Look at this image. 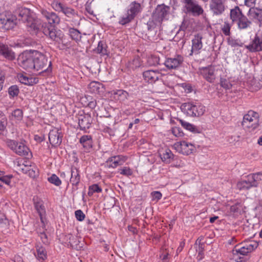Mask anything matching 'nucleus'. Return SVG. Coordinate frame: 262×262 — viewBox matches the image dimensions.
<instances>
[{
  "label": "nucleus",
  "instance_id": "nucleus-39",
  "mask_svg": "<svg viewBox=\"0 0 262 262\" xmlns=\"http://www.w3.org/2000/svg\"><path fill=\"white\" fill-rule=\"evenodd\" d=\"M180 123L181 124L182 126L185 129L193 133H200V129L196 127L195 126L185 121H183L181 119L178 120Z\"/></svg>",
  "mask_w": 262,
  "mask_h": 262
},
{
  "label": "nucleus",
  "instance_id": "nucleus-41",
  "mask_svg": "<svg viewBox=\"0 0 262 262\" xmlns=\"http://www.w3.org/2000/svg\"><path fill=\"white\" fill-rule=\"evenodd\" d=\"M141 66L140 59L138 56L135 57L131 60L129 61L127 64V67L134 70Z\"/></svg>",
  "mask_w": 262,
  "mask_h": 262
},
{
  "label": "nucleus",
  "instance_id": "nucleus-33",
  "mask_svg": "<svg viewBox=\"0 0 262 262\" xmlns=\"http://www.w3.org/2000/svg\"><path fill=\"white\" fill-rule=\"evenodd\" d=\"M89 89L91 93L100 94L103 92V85L100 82L92 81L89 84Z\"/></svg>",
  "mask_w": 262,
  "mask_h": 262
},
{
  "label": "nucleus",
  "instance_id": "nucleus-9",
  "mask_svg": "<svg viewBox=\"0 0 262 262\" xmlns=\"http://www.w3.org/2000/svg\"><path fill=\"white\" fill-rule=\"evenodd\" d=\"M43 34L48 36L51 40L60 43L63 37V33L60 30H56L52 25H42Z\"/></svg>",
  "mask_w": 262,
  "mask_h": 262
},
{
  "label": "nucleus",
  "instance_id": "nucleus-60",
  "mask_svg": "<svg viewBox=\"0 0 262 262\" xmlns=\"http://www.w3.org/2000/svg\"><path fill=\"white\" fill-rule=\"evenodd\" d=\"M27 169H26L24 172L28 174V176L32 178H35L36 177L38 176V171L34 170L30 167H27Z\"/></svg>",
  "mask_w": 262,
  "mask_h": 262
},
{
  "label": "nucleus",
  "instance_id": "nucleus-2",
  "mask_svg": "<svg viewBox=\"0 0 262 262\" xmlns=\"http://www.w3.org/2000/svg\"><path fill=\"white\" fill-rule=\"evenodd\" d=\"M258 246V244L255 242L249 243L245 246L236 245L232 250L233 258L237 262H244L247 258L249 253H251Z\"/></svg>",
  "mask_w": 262,
  "mask_h": 262
},
{
  "label": "nucleus",
  "instance_id": "nucleus-4",
  "mask_svg": "<svg viewBox=\"0 0 262 262\" xmlns=\"http://www.w3.org/2000/svg\"><path fill=\"white\" fill-rule=\"evenodd\" d=\"M259 116L258 114L250 110L244 116L242 125L245 128L254 130L259 126Z\"/></svg>",
  "mask_w": 262,
  "mask_h": 262
},
{
  "label": "nucleus",
  "instance_id": "nucleus-11",
  "mask_svg": "<svg viewBox=\"0 0 262 262\" xmlns=\"http://www.w3.org/2000/svg\"><path fill=\"white\" fill-rule=\"evenodd\" d=\"M226 0H210L209 8L214 15H222L226 9Z\"/></svg>",
  "mask_w": 262,
  "mask_h": 262
},
{
  "label": "nucleus",
  "instance_id": "nucleus-46",
  "mask_svg": "<svg viewBox=\"0 0 262 262\" xmlns=\"http://www.w3.org/2000/svg\"><path fill=\"white\" fill-rule=\"evenodd\" d=\"M13 178V176L11 174L9 175H3L2 176H0V183L2 184V183L5 184L10 187H12L11 185V180Z\"/></svg>",
  "mask_w": 262,
  "mask_h": 262
},
{
  "label": "nucleus",
  "instance_id": "nucleus-15",
  "mask_svg": "<svg viewBox=\"0 0 262 262\" xmlns=\"http://www.w3.org/2000/svg\"><path fill=\"white\" fill-rule=\"evenodd\" d=\"M93 121V118L89 114L83 113L78 116V124L81 130L89 129Z\"/></svg>",
  "mask_w": 262,
  "mask_h": 262
},
{
  "label": "nucleus",
  "instance_id": "nucleus-22",
  "mask_svg": "<svg viewBox=\"0 0 262 262\" xmlns=\"http://www.w3.org/2000/svg\"><path fill=\"white\" fill-rule=\"evenodd\" d=\"M126 160V157L121 155L111 157L106 161V165L108 168H114L122 165Z\"/></svg>",
  "mask_w": 262,
  "mask_h": 262
},
{
  "label": "nucleus",
  "instance_id": "nucleus-43",
  "mask_svg": "<svg viewBox=\"0 0 262 262\" xmlns=\"http://www.w3.org/2000/svg\"><path fill=\"white\" fill-rule=\"evenodd\" d=\"M135 18L132 15L129 14L127 11L122 16L120 17L119 20V24L121 25H125L131 22Z\"/></svg>",
  "mask_w": 262,
  "mask_h": 262
},
{
  "label": "nucleus",
  "instance_id": "nucleus-28",
  "mask_svg": "<svg viewBox=\"0 0 262 262\" xmlns=\"http://www.w3.org/2000/svg\"><path fill=\"white\" fill-rule=\"evenodd\" d=\"M244 15L242 10L238 6H235L230 10V16L233 23H236Z\"/></svg>",
  "mask_w": 262,
  "mask_h": 262
},
{
  "label": "nucleus",
  "instance_id": "nucleus-37",
  "mask_svg": "<svg viewBox=\"0 0 262 262\" xmlns=\"http://www.w3.org/2000/svg\"><path fill=\"white\" fill-rule=\"evenodd\" d=\"M68 34L71 38L76 42L79 41L81 38L80 32L77 29L70 28L68 30Z\"/></svg>",
  "mask_w": 262,
  "mask_h": 262
},
{
  "label": "nucleus",
  "instance_id": "nucleus-35",
  "mask_svg": "<svg viewBox=\"0 0 262 262\" xmlns=\"http://www.w3.org/2000/svg\"><path fill=\"white\" fill-rule=\"evenodd\" d=\"M64 239L65 242L69 243L72 248H78L77 246L79 241L77 236H75L72 234H68L65 235Z\"/></svg>",
  "mask_w": 262,
  "mask_h": 262
},
{
  "label": "nucleus",
  "instance_id": "nucleus-17",
  "mask_svg": "<svg viewBox=\"0 0 262 262\" xmlns=\"http://www.w3.org/2000/svg\"><path fill=\"white\" fill-rule=\"evenodd\" d=\"M62 134L59 129H52L49 134V140L53 147L59 146L62 142Z\"/></svg>",
  "mask_w": 262,
  "mask_h": 262
},
{
  "label": "nucleus",
  "instance_id": "nucleus-53",
  "mask_svg": "<svg viewBox=\"0 0 262 262\" xmlns=\"http://www.w3.org/2000/svg\"><path fill=\"white\" fill-rule=\"evenodd\" d=\"M220 85L226 90L230 89L232 86L229 80L223 78H221L220 79Z\"/></svg>",
  "mask_w": 262,
  "mask_h": 262
},
{
  "label": "nucleus",
  "instance_id": "nucleus-54",
  "mask_svg": "<svg viewBox=\"0 0 262 262\" xmlns=\"http://www.w3.org/2000/svg\"><path fill=\"white\" fill-rule=\"evenodd\" d=\"M18 79L21 83L26 85H31L32 83V78H29L22 74L18 76Z\"/></svg>",
  "mask_w": 262,
  "mask_h": 262
},
{
  "label": "nucleus",
  "instance_id": "nucleus-59",
  "mask_svg": "<svg viewBox=\"0 0 262 262\" xmlns=\"http://www.w3.org/2000/svg\"><path fill=\"white\" fill-rule=\"evenodd\" d=\"M119 172L121 174L125 176H131L133 173V171L132 169L128 167H124L123 168H120L118 169Z\"/></svg>",
  "mask_w": 262,
  "mask_h": 262
},
{
  "label": "nucleus",
  "instance_id": "nucleus-23",
  "mask_svg": "<svg viewBox=\"0 0 262 262\" xmlns=\"http://www.w3.org/2000/svg\"><path fill=\"white\" fill-rule=\"evenodd\" d=\"M79 142L83 146L85 152H90L93 147V140L91 136L83 135L79 140Z\"/></svg>",
  "mask_w": 262,
  "mask_h": 262
},
{
  "label": "nucleus",
  "instance_id": "nucleus-25",
  "mask_svg": "<svg viewBox=\"0 0 262 262\" xmlns=\"http://www.w3.org/2000/svg\"><path fill=\"white\" fill-rule=\"evenodd\" d=\"M0 54L9 59L13 60L15 58V55L12 50L8 46L0 42Z\"/></svg>",
  "mask_w": 262,
  "mask_h": 262
},
{
  "label": "nucleus",
  "instance_id": "nucleus-36",
  "mask_svg": "<svg viewBox=\"0 0 262 262\" xmlns=\"http://www.w3.org/2000/svg\"><path fill=\"white\" fill-rule=\"evenodd\" d=\"M238 28L239 29H246L250 28L252 25V22L244 15L236 23Z\"/></svg>",
  "mask_w": 262,
  "mask_h": 262
},
{
  "label": "nucleus",
  "instance_id": "nucleus-18",
  "mask_svg": "<svg viewBox=\"0 0 262 262\" xmlns=\"http://www.w3.org/2000/svg\"><path fill=\"white\" fill-rule=\"evenodd\" d=\"M194 20L193 18H189L187 16L184 17L183 21L180 26V29L176 35V37L181 34V38L184 36L185 31L186 30L190 31L193 27Z\"/></svg>",
  "mask_w": 262,
  "mask_h": 262
},
{
  "label": "nucleus",
  "instance_id": "nucleus-48",
  "mask_svg": "<svg viewBox=\"0 0 262 262\" xmlns=\"http://www.w3.org/2000/svg\"><path fill=\"white\" fill-rule=\"evenodd\" d=\"M261 12L262 11H261L260 10L253 7L250 8L248 15L249 17H251L255 19H257L258 16L259 15Z\"/></svg>",
  "mask_w": 262,
  "mask_h": 262
},
{
  "label": "nucleus",
  "instance_id": "nucleus-52",
  "mask_svg": "<svg viewBox=\"0 0 262 262\" xmlns=\"http://www.w3.org/2000/svg\"><path fill=\"white\" fill-rule=\"evenodd\" d=\"M48 181L57 186H59L61 184V181L59 178L55 174H53L49 178Z\"/></svg>",
  "mask_w": 262,
  "mask_h": 262
},
{
  "label": "nucleus",
  "instance_id": "nucleus-49",
  "mask_svg": "<svg viewBox=\"0 0 262 262\" xmlns=\"http://www.w3.org/2000/svg\"><path fill=\"white\" fill-rule=\"evenodd\" d=\"M102 191V189L97 184H94L89 187L88 195L92 196L94 192L99 193Z\"/></svg>",
  "mask_w": 262,
  "mask_h": 262
},
{
  "label": "nucleus",
  "instance_id": "nucleus-3",
  "mask_svg": "<svg viewBox=\"0 0 262 262\" xmlns=\"http://www.w3.org/2000/svg\"><path fill=\"white\" fill-rule=\"evenodd\" d=\"M34 71L41 70L42 72H50L52 71L51 61H48L47 57L41 53L34 51Z\"/></svg>",
  "mask_w": 262,
  "mask_h": 262
},
{
  "label": "nucleus",
  "instance_id": "nucleus-12",
  "mask_svg": "<svg viewBox=\"0 0 262 262\" xmlns=\"http://www.w3.org/2000/svg\"><path fill=\"white\" fill-rule=\"evenodd\" d=\"M169 7L164 5H158L153 12L151 16L155 20L162 24L163 20L168 14Z\"/></svg>",
  "mask_w": 262,
  "mask_h": 262
},
{
  "label": "nucleus",
  "instance_id": "nucleus-51",
  "mask_svg": "<svg viewBox=\"0 0 262 262\" xmlns=\"http://www.w3.org/2000/svg\"><path fill=\"white\" fill-rule=\"evenodd\" d=\"M7 124V119L5 116L0 111V130H4Z\"/></svg>",
  "mask_w": 262,
  "mask_h": 262
},
{
  "label": "nucleus",
  "instance_id": "nucleus-29",
  "mask_svg": "<svg viewBox=\"0 0 262 262\" xmlns=\"http://www.w3.org/2000/svg\"><path fill=\"white\" fill-rule=\"evenodd\" d=\"M236 186L237 188L239 190H248L252 187H254L249 175L247 176L246 180H242L237 182Z\"/></svg>",
  "mask_w": 262,
  "mask_h": 262
},
{
  "label": "nucleus",
  "instance_id": "nucleus-34",
  "mask_svg": "<svg viewBox=\"0 0 262 262\" xmlns=\"http://www.w3.org/2000/svg\"><path fill=\"white\" fill-rule=\"evenodd\" d=\"M35 247L36 250L35 256L36 258L39 260H45L47 258V251L45 248L39 244L36 245Z\"/></svg>",
  "mask_w": 262,
  "mask_h": 262
},
{
  "label": "nucleus",
  "instance_id": "nucleus-26",
  "mask_svg": "<svg viewBox=\"0 0 262 262\" xmlns=\"http://www.w3.org/2000/svg\"><path fill=\"white\" fill-rule=\"evenodd\" d=\"M71 173L70 182L73 186L77 187L80 181V171L77 168L73 166L71 169Z\"/></svg>",
  "mask_w": 262,
  "mask_h": 262
},
{
  "label": "nucleus",
  "instance_id": "nucleus-1",
  "mask_svg": "<svg viewBox=\"0 0 262 262\" xmlns=\"http://www.w3.org/2000/svg\"><path fill=\"white\" fill-rule=\"evenodd\" d=\"M53 8L56 11L61 12L67 17V20L71 21L75 25L78 24L80 16L76 9L57 1H54L52 3Z\"/></svg>",
  "mask_w": 262,
  "mask_h": 262
},
{
  "label": "nucleus",
  "instance_id": "nucleus-42",
  "mask_svg": "<svg viewBox=\"0 0 262 262\" xmlns=\"http://www.w3.org/2000/svg\"><path fill=\"white\" fill-rule=\"evenodd\" d=\"M182 150H185V152L187 155L192 153L193 146L191 144H189L185 141H180L178 143Z\"/></svg>",
  "mask_w": 262,
  "mask_h": 262
},
{
  "label": "nucleus",
  "instance_id": "nucleus-27",
  "mask_svg": "<svg viewBox=\"0 0 262 262\" xmlns=\"http://www.w3.org/2000/svg\"><path fill=\"white\" fill-rule=\"evenodd\" d=\"M202 36L200 34H197L194 36V38L192 40L191 52L198 53L199 51L202 49L203 44L202 42Z\"/></svg>",
  "mask_w": 262,
  "mask_h": 262
},
{
  "label": "nucleus",
  "instance_id": "nucleus-62",
  "mask_svg": "<svg viewBox=\"0 0 262 262\" xmlns=\"http://www.w3.org/2000/svg\"><path fill=\"white\" fill-rule=\"evenodd\" d=\"M76 219L79 221H82L85 218V214L81 210H77L75 212Z\"/></svg>",
  "mask_w": 262,
  "mask_h": 262
},
{
  "label": "nucleus",
  "instance_id": "nucleus-56",
  "mask_svg": "<svg viewBox=\"0 0 262 262\" xmlns=\"http://www.w3.org/2000/svg\"><path fill=\"white\" fill-rule=\"evenodd\" d=\"M231 25L228 22H225L222 28V31L224 34L226 36L230 35Z\"/></svg>",
  "mask_w": 262,
  "mask_h": 262
},
{
  "label": "nucleus",
  "instance_id": "nucleus-58",
  "mask_svg": "<svg viewBox=\"0 0 262 262\" xmlns=\"http://www.w3.org/2000/svg\"><path fill=\"white\" fill-rule=\"evenodd\" d=\"M256 0H237L236 4L239 5H245L248 7L252 6L255 3Z\"/></svg>",
  "mask_w": 262,
  "mask_h": 262
},
{
  "label": "nucleus",
  "instance_id": "nucleus-45",
  "mask_svg": "<svg viewBox=\"0 0 262 262\" xmlns=\"http://www.w3.org/2000/svg\"><path fill=\"white\" fill-rule=\"evenodd\" d=\"M146 25L148 31L154 30L157 26L161 25L159 23L157 22L155 19L151 16L149 20L147 22Z\"/></svg>",
  "mask_w": 262,
  "mask_h": 262
},
{
  "label": "nucleus",
  "instance_id": "nucleus-32",
  "mask_svg": "<svg viewBox=\"0 0 262 262\" xmlns=\"http://www.w3.org/2000/svg\"><path fill=\"white\" fill-rule=\"evenodd\" d=\"M14 152L21 156H28L30 152L29 149L23 143H18Z\"/></svg>",
  "mask_w": 262,
  "mask_h": 262
},
{
  "label": "nucleus",
  "instance_id": "nucleus-21",
  "mask_svg": "<svg viewBox=\"0 0 262 262\" xmlns=\"http://www.w3.org/2000/svg\"><path fill=\"white\" fill-rule=\"evenodd\" d=\"M26 23L27 31L32 35H37L40 28L39 21L35 19L33 16L32 19H29Z\"/></svg>",
  "mask_w": 262,
  "mask_h": 262
},
{
  "label": "nucleus",
  "instance_id": "nucleus-55",
  "mask_svg": "<svg viewBox=\"0 0 262 262\" xmlns=\"http://www.w3.org/2000/svg\"><path fill=\"white\" fill-rule=\"evenodd\" d=\"M86 99L88 100L86 105L91 108H94L96 106V101L91 96L85 97L82 98V100Z\"/></svg>",
  "mask_w": 262,
  "mask_h": 262
},
{
  "label": "nucleus",
  "instance_id": "nucleus-13",
  "mask_svg": "<svg viewBox=\"0 0 262 262\" xmlns=\"http://www.w3.org/2000/svg\"><path fill=\"white\" fill-rule=\"evenodd\" d=\"M13 14L16 16L17 23L18 21L27 23L34 15L29 9L25 7L18 8L14 12Z\"/></svg>",
  "mask_w": 262,
  "mask_h": 262
},
{
  "label": "nucleus",
  "instance_id": "nucleus-44",
  "mask_svg": "<svg viewBox=\"0 0 262 262\" xmlns=\"http://www.w3.org/2000/svg\"><path fill=\"white\" fill-rule=\"evenodd\" d=\"M114 95L117 97L118 99L121 101H124L128 99L129 94L123 90H119L114 93Z\"/></svg>",
  "mask_w": 262,
  "mask_h": 262
},
{
  "label": "nucleus",
  "instance_id": "nucleus-7",
  "mask_svg": "<svg viewBox=\"0 0 262 262\" xmlns=\"http://www.w3.org/2000/svg\"><path fill=\"white\" fill-rule=\"evenodd\" d=\"M17 24V19L13 13L6 11L0 14V27L5 30L13 29Z\"/></svg>",
  "mask_w": 262,
  "mask_h": 262
},
{
  "label": "nucleus",
  "instance_id": "nucleus-47",
  "mask_svg": "<svg viewBox=\"0 0 262 262\" xmlns=\"http://www.w3.org/2000/svg\"><path fill=\"white\" fill-rule=\"evenodd\" d=\"M12 117L17 121H20L23 118V112L21 110L17 108L12 112Z\"/></svg>",
  "mask_w": 262,
  "mask_h": 262
},
{
  "label": "nucleus",
  "instance_id": "nucleus-24",
  "mask_svg": "<svg viewBox=\"0 0 262 262\" xmlns=\"http://www.w3.org/2000/svg\"><path fill=\"white\" fill-rule=\"evenodd\" d=\"M42 14L46 18L50 25L58 24L60 22L59 17L54 12L42 11Z\"/></svg>",
  "mask_w": 262,
  "mask_h": 262
},
{
  "label": "nucleus",
  "instance_id": "nucleus-14",
  "mask_svg": "<svg viewBox=\"0 0 262 262\" xmlns=\"http://www.w3.org/2000/svg\"><path fill=\"white\" fill-rule=\"evenodd\" d=\"M33 201L35 208L39 215L41 222L42 224V226L45 227L46 211L44 206V203L41 199L37 196H34L33 199Z\"/></svg>",
  "mask_w": 262,
  "mask_h": 262
},
{
  "label": "nucleus",
  "instance_id": "nucleus-57",
  "mask_svg": "<svg viewBox=\"0 0 262 262\" xmlns=\"http://www.w3.org/2000/svg\"><path fill=\"white\" fill-rule=\"evenodd\" d=\"M159 58L156 56H151L148 58L147 62L149 66H156L159 64Z\"/></svg>",
  "mask_w": 262,
  "mask_h": 262
},
{
  "label": "nucleus",
  "instance_id": "nucleus-19",
  "mask_svg": "<svg viewBox=\"0 0 262 262\" xmlns=\"http://www.w3.org/2000/svg\"><path fill=\"white\" fill-rule=\"evenodd\" d=\"M142 75L144 80L149 83H155L161 76V74L158 70H152L145 71L143 72Z\"/></svg>",
  "mask_w": 262,
  "mask_h": 262
},
{
  "label": "nucleus",
  "instance_id": "nucleus-5",
  "mask_svg": "<svg viewBox=\"0 0 262 262\" xmlns=\"http://www.w3.org/2000/svg\"><path fill=\"white\" fill-rule=\"evenodd\" d=\"M181 109L184 113L191 117H199L204 114L205 107L200 104L185 103L181 105Z\"/></svg>",
  "mask_w": 262,
  "mask_h": 262
},
{
  "label": "nucleus",
  "instance_id": "nucleus-30",
  "mask_svg": "<svg viewBox=\"0 0 262 262\" xmlns=\"http://www.w3.org/2000/svg\"><path fill=\"white\" fill-rule=\"evenodd\" d=\"M160 158L163 162L165 163H170L174 160L175 156L169 149L161 151L160 154Z\"/></svg>",
  "mask_w": 262,
  "mask_h": 262
},
{
  "label": "nucleus",
  "instance_id": "nucleus-40",
  "mask_svg": "<svg viewBox=\"0 0 262 262\" xmlns=\"http://www.w3.org/2000/svg\"><path fill=\"white\" fill-rule=\"evenodd\" d=\"M249 176L251 181L253 182V185L254 187H257L258 185V182L262 181V172L252 173Z\"/></svg>",
  "mask_w": 262,
  "mask_h": 262
},
{
  "label": "nucleus",
  "instance_id": "nucleus-64",
  "mask_svg": "<svg viewBox=\"0 0 262 262\" xmlns=\"http://www.w3.org/2000/svg\"><path fill=\"white\" fill-rule=\"evenodd\" d=\"M151 194L153 198V199L157 200L161 199L162 196V193L160 191H153L151 192Z\"/></svg>",
  "mask_w": 262,
  "mask_h": 262
},
{
  "label": "nucleus",
  "instance_id": "nucleus-61",
  "mask_svg": "<svg viewBox=\"0 0 262 262\" xmlns=\"http://www.w3.org/2000/svg\"><path fill=\"white\" fill-rule=\"evenodd\" d=\"M18 143L17 141L12 140H7L6 141L7 146L14 151Z\"/></svg>",
  "mask_w": 262,
  "mask_h": 262
},
{
  "label": "nucleus",
  "instance_id": "nucleus-31",
  "mask_svg": "<svg viewBox=\"0 0 262 262\" xmlns=\"http://www.w3.org/2000/svg\"><path fill=\"white\" fill-rule=\"evenodd\" d=\"M141 11V7L140 3L134 1L130 3L127 12L135 18Z\"/></svg>",
  "mask_w": 262,
  "mask_h": 262
},
{
  "label": "nucleus",
  "instance_id": "nucleus-10",
  "mask_svg": "<svg viewBox=\"0 0 262 262\" xmlns=\"http://www.w3.org/2000/svg\"><path fill=\"white\" fill-rule=\"evenodd\" d=\"M250 52L262 51V32L256 33L253 37L251 38V42L245 46Z\"/></svg>",
  "mask_w": 262,
  "mask_h": 262
},
{
  "label": "nucleus",
  "instance_id": "nucleus-6",
  "mask_svg": "<svg viewBox=\"0 0 262 262\" xmlns=\"http://www.w3.org/2000/svg\"><path fill=\"white\" fill-rule=\"evenodd\" d=\"M19 66L29 72H33L34 70V52H24L18 58Z\"/></svg>",
  "mask_w": 262,
  "mask_h": 262
},
{
  "label": "nucleus",
  "instance_id": "nucleus-38",
  "mask_svg": "<svg viewBox=\"0 0 262 262\" xmlns=\"http://www.w3.org/2000/svg\"><path fill=\"white\" fill-rule=\"evenodd\" d=\"M95 51L97 53L101 54V56L107 55L108 54L107 46L103 41H100L98 42V46Z\"/></svg>",
  "mask_w": 262,
  "mask_h": 262
},
{
  "label": "nucleus",
  "instance_id": "nucleus-16",
  "mask_svg": "<svg viewBox=\"0 0 262 262\" xmlns=\"http://www.w3.org/2000/svg\"><path fill=\"white\" fill-rule=\"evenodd\" d=\"M200 74L208 82H213L215 79V68L212 66L203 67L200 69Z\"/></svg>",
  "mask_w": 262,
  "mask_h": 262
},
{
  "label": "nucleus",
  "instance_id": "nucleus-50",
  "mask_svg": "<svg viewBox=\"0 0 262 262\" xmlns=\"http://www.w3.org/2000/svg\"><path fill=\"white\" fill-rule=\"evenodd\" d=\"M19 90L16 85L11 86L8 89V93L11 97H14L18 95Z\"/></svg>",
  "mask_w": 262,
  "mask_h": 262
},
{
  "label": "nucleus",
  "instance_id": "nucleus-20",
  "mask_svg": "<svg viewBox=\"0 0 262 262\" xmlns=\"http://www.w3.org/2000/svg\"><path fill=\"white\" fill-rule=\"evenodd\" d=\"M184 60L181 55H177L173 58H167L164 62V64L168 69H177L180 67Z\"/></svg>",
  "mask_w": 262,
  "mask_h": 262
},
{
  "label": "nucleus",
  "instance_id": "nucleus-8",
  "mask_svg": "<svg viewBox=\"0 0 262 262\" xmlns=\"http://www.w3.org/2000/svg\"><path fill=\"white\" fill-rule=\"evenodd\" d=\"M181 2L186 10V12L192 14L193 16H200L204 12L203 8L195 0H181Z\"/></svg>",
  "mask_w": 262,
  "mask_h": 262
},
{
  "label": "nucleus",
  "instance_id": "nucleus-63",
  "mask_svg": "<svg viewBox=\"0 0 262 262\" xmlns=\"http://www.w3.org/2000/svg\"><path fill=\"white\" fill-rule=\"evenodd\" d=\"M172 132L173 134L176 137L183 136L184 135L181 128L179 127H173L172 129Z\"/></svg>",
  "mask_w": 262,
  "mask_h": 262
}]
</instances>
